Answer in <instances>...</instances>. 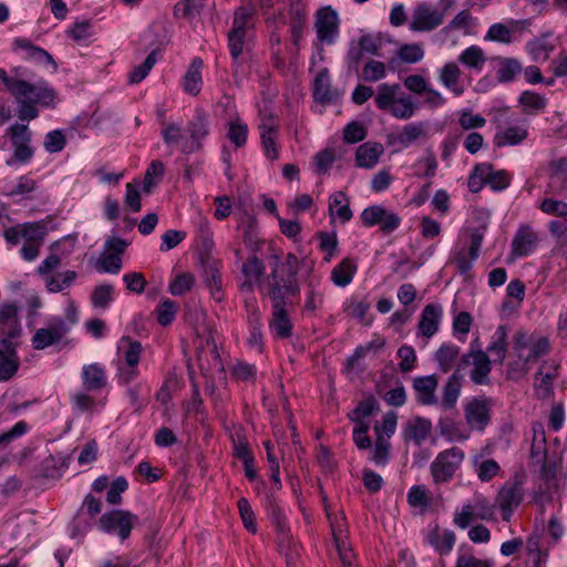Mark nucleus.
Listing matches in <instances>:
<instances>
[{
	"label": "nucleus",
	"mask_w": 567,
	"mask_h": 567,
	"mask_svg": "<svg viewBox=\"0 0 567 567\" xmlns=\"http://www.w3.org/2000/svg\"><path fill=\"white\" fill-rule=\"evenodd\" d=\"M299 259L288 254L282 262L276 258L272 271L268 278L267 295L272 303L271 332L280 339H287L292 333V323L286 310L287 297L299 292L297 275Z\"/></svg>",
	"instance_id": "1"
},
{
	"label": "nucleus",
	"mask_w": 567,
	"mask_h": 567,
	"mask_svg": "<svg viewBox=\"0 0 567 567\" xmlns=\"http://www.w3.org/2000/svg\"><path fill=\"white\" fill-rule=\"evenodd\" d=\"M0 80L16 100H28L30 103L48 106L55 97L54 90L43 80L30 83L21 79L9 78L3 69H0Z\"/></svg>",
	"instance_id": "2"
},
{
	"label": "nucleus",
	"mask_w": 567,
	"mask_h": 567,
	"mask_svg": "<svg viewBox=\"0 0 567 567\" xmlns=\"http://www.w3.org/2000/svg\"><path fill=\"white\" fill-rule=\"evenodd\" d=\"M464 452L457 446L440 452L431 463L430 471L435 484L449 483L460 468Z\"/></svg>",
	"instance_id": "3"
},
{
	"label": "nucleus",
	"mask_w": 567,
	"mask_h": 567,
	"mask_svg": "<svg viewBox=\"0 0 567 567\" xmlns=\"http://www.w3.org/2000/svg\"><path fill=\"white\" fill-rule=\"evenodd\" d=\"M514 350L524 363L537 361L549 352V341L546 337H535L524 331L516 332Z\"/></svg>",
	"instance_id": "4"
},
{
	"label": "nucleus",
	"mask_w": 567,
	"mask_h": 567,
	"mask_svg": "<svg viewBox=\"0 0 567 567\" xmlns=\"http://www.w3.org/2000/svg\"><path fill=\"white\" fill-rule=\"evenodd\" d=\"M137 516L123 509H113L100 517L99 526L104 533L116 534L122 540L130 537Z\"/></svg>",
	"instance_id": "5"
},
{
	"label": "nucleus",
	"mask_w": 567,
	"mask_h": 567,
	"mask_svg": "<svg viewBox=\"0 0 567 567\" xmlns=\"http://www.w3.org/2000/svg\"><path fill=\"white\" fill-rule=\"evenodd\" d=\"M473 365L470 378L477 385H488L491 383L489 373L492 363L487 354L482 350L473 348L461 357L457 369L462 372L466 367Z\"/></svg>",
	"instance_id": "6"
},
{
	"label": "nucleus",
	"mask_w": 567,
	"mask_h": 567,
	"mask_svg": "<svg viewBox=\"0 0 567 567\" xmlns=\"http://www.w3.org/2000/svg\"><path fill=\"white\" fill-rule=\"evenodd\" d=\"M360 219L364 227L379 226L384 234H390L399 228L401 218L398 214L388 210L382 205H371L362 210Z\"/></svg>",
	"instance_id": "7"
},
{
	"label": "nucleus",
	"mask_w": 567,
	"mask_h": 567,
	"mask_svg": "<svg viewBox=\"0 0 567 567\" xmlns=\"http://www.w3.org/2000/svg\"><path fill=\"white\" fill-rule=\"evenodd\" d=\"M69 332V326L61 317H52L48 320L45 328L38 329L31 343L33 349L43 350L50 346L59 343Z\"/></svg>",
	"instance_id": "8"
},
{
	"label": "nucleus",
	"mask_w": 567,
	"mask_h": 567,
	"mask_svg": "<svg viewBox=\"0 0 567 567\" xmlns=\"http://www.w3.org/2000/svg\"><path fill=\"white\" fill-rule=\"evenodd\" d=\"M524 497L523 482L515 477L514 481L506 482L499 489L496 504L502 511V518L508 522L515 508L518 507Z\"/></svg>",
	"instance_id": "9"
},
{
	"label": "nucleus",
	"mask_w": 567,
	"mask_h": 567,
	"mask_svg": "<svg viewBox=\"0 0 567 567\" xmlns=\"http://www.w3.org/2000/svg\"><path fill=\"white\" fill-rule=\"evenodd\" d=\"M315 29L321 43L333 44L339 34V17L331 7L317 11Z\"/></svg>",
	"instance_id": "10"
},
{
	"label": "nucleus",
	"mask_w": 567,
	"mask_h": 567,
	"mask_svg": "<svg viewBox=\"0 0 567 567\" xmlns=\"http://www.w3.org/2000/svg\"><path fill=\"white\" fill-rule=\"evenodd\" d=\"M492 400L485 396L473 398L464 406L465 421L472 430L483 431L489 423Z\"/></svg>",
	"instance_id": "11"
},
{
	"label": "nucleus",
	"mask_w": 567,
	"mask_h": 567,
	"mask_svg": "<svg viewBox=\"0 0 567 567\" xmlns=\"http://www.w3.org/2000/svg\"><path fill=\"white\" fill-rule=\"evenodd\" d=\"M444 12L420 3L413 11L410 29L412 31H432L442 24Z\"/></svg>",
	"instance_id": "12"
},
{
	"label": "nucleus",
	"mask_w": 567,
	"mask_h": 567,
	"mask_svg": "<svg viewBox=\"0 0 567 567\" xmlns=\"http://www.w3.org/2000/svg\"><path fill=\"white\" fill-rule=\"evenodd\" d=\"M187 132L190 142H186L182 151L183 153L190 154L197 152L203 146V140L209 134L208 116L203 111H197L194 118L187 125Z\"/></svg>",
	"instance_id": "13"
},
{
	"label": "nucleus",
	"mask_w": 567,
	"mask_h": 567,
	"mask_svg": "<svg viewBox=\"0 0 567 567\" xmlns=\"http://www.w3.org/2000/svg\"><path fill=\"white\" fill-rule=\"evenodd\" d=\"M18 344L17 341L0 340V381L2 382L13 378L20 367V359L17 353Z\"/></svg>",
	"instance_id": "14"
},
{
	"label": "nucleus",
	"mask_w": 567,
	"mask_h": 567,
	"mask_svg": "<svg viewBox=\"0 0 567 567\" xmlns=\"http://www.w3.org/2000/svg\"><path fill=\"white\" fill-rule=\"evenodd\" d=\"M537 243V233L529 225H522L512 240V255L526 257L535 250Z\"/></svg>",
	"instance_id": "15"
},
{
	"label": "nucleus",
	"mask_w": 567,
	"mask_h": 567,
	"mask_svg": "<svg viewBox=\"0 0 567 567\" xmlns=\"http://www.w3.org/2000/svg\"><path fill=\"white\" fill-rule=\"evenodd\" d=\"M276 128L277 121L272 115L262 117L260 124L258 125L265 155L270 161H276L278 158V150L276 146Z\"/></svg>",
	"instance_id": "16"
},
{
	"label": "nucleus",
	"mask_w": 567,
	"mask_h": 567,
	"mask_svg": "<svg viewBox=\"0 0 567 567\" xmlns=\"http://www.w3.org/2000/svg\"><path fill=\"white\" fill-rule=\"evenodd\" d=\"M431 431V421L421 416H415L405 423L402 435L405 442L412 441L416 446H420L427 439Z\"/></svg>",
	"instance_id": "17"
},
{
	"label": "nucleus",
	"mask_w": 567,
	"mask_h": 567,
	"mask_svg": "<svg viewBox=\"0 0 567 567\" xmlns=\"http://www.w3.org/2000/svg\"><path fill=\"white\" fill-rule=\"evenodd\" d=\"M442 312L441 306L434 303L426 305L422 310L417 324L419 333L426 338L433 337L439 330Z\"/></svg>",
	"instance_id": "18"
},
{
	"label": "nucleus",
	"mask_w": 567,
	"mask_h": 567,
	"mask_svg": "<svg viewBox=\"0 0 567 567\" xmlns=\"http://www.w3.org/2000/svg\"><path fill=\"white\" fill-rule=\"evenodd\" d=\"M383 153L384 147L381 143L365 142L355 152V164L358 167L371 169L379 163Z\"/></svg>",
	"instance_id": "19"
},
{
	"label": "nucleus",
	"mask_w": 567,
	"mask_h": 567,
	"mask_svg": "<svg viewBox=\"0 0 567 567\" xmlns=\"http://www.w3.org/2000/svg\"><path fill=\"white\" fill-rule=\"evenodd\" d=\"M439 384L436 375L416 377L413 381V388L416 391L417 401L423 405H433L437 403L435 391Z\"/></svg>",
	"instance_id": "20"
},
{
	"label": "nucleus",
	"mask_w": 567,
	"mask_h": 567,
	"mask_svg": "<svg viewBox=\"0 0 567 567\" xmlns=\"http://www.w3.org/2000/svg\"><path fill=\"white\" fill-rule=\"evenodd\" d=\"M255 27V10L251 7H239L234 12L233 25L229 33L250 38Z\"/></svg>",
	"instance_id": "21"
},
{
	"label": "nucleus",
	"mask_w": 567,
	"mask_h": 567,
	"mask_svg": "<svg viewBox=\"0 0 567 567\" xmlns=\"http://www.w3.org/2000/svg\"><path fill=\"white\" fill-rule=\"evenodd\" d=\"M462 385L463 374L460 369L456 368L442 389L441 405L443 409L451 410L456 405Z\"/></svg>",
	"instance_id": "22"
},
{
	"label": "nucleus",
	"mask_w": 567,
	"mask_h": 567,
	"mask_svg": "<svg viewBox=\"0 0 567 567\" xmlns=\"http://www.w3.org/2000/svg\"><path fill=\"white\" fill-rule=\"evenodd\" d=\"M557 378V367L551 365L546 370V364L543 363L535 375V395L545 400L553 394V381Z\"/></svg>",
	"instance_id": "23"
},
{
	"label": "nucleus",
	"mask_w": 567,
	"mask_h": 567,
	"mask_svg": "<svg viewBox=\"0 0 567 567\" xmlns=\"http://www.w3.org/2000/svg\"><path fill=\"white\" fill-rule=\"evenodd\" d=\"M462 71L454 62L445 63L439 73V80L444 87L450 90L455 96L464 93V86L460 84Z\"/></svg>",
	"instance_id": "24"
},
{
	"label": "nucleus",
	"mask_w": 567,
	"mask_h": 567,
	"mask_svg": "<svg viewBox=\"0 0 567 567\" xmlns=\"http://www.w3.org/2000/svg\"><path fill=\"white\" fill-rule=\"evenodd\" d=\"M121 344H126L127 347L124 353V358L126 364L130 368L126 373L122 374V378H124L125 382H130L137 374L136 365L140 362L143 347L140 341L132 340L130 337H123L121 339Z\"/></svg>",
	"instance_id": "25"
},
{
	"label": "nucleus",
	"mask_w": 567,
	"mask_h": 567,
	"mask_svg": "<svg viewBox=\"0 0 567 567\" xmlns=\"http://www.w3.org/2000/svg\"><path fill=\"white\" fill-rule=\"evenodd\" d=\"M82 379L83 385L87 391H97L106 385L105 370L97 363L84 365Z\"/></svg>",
	"instance_id": "26"
},
{
	"label": "nucleus",
	"mask_w": 567,
	"mask_h": 567,
	"mask_svg": "<svg viewBox=\"0 0 567 567\" xmlns=\"http://www.w3.org/2000/svg\"><path fill=\"white\" fill-rule=\"evenodd\" d=\"M473 468L481 482H491L501 472L499 464L493 458L475 455L472 458Z\"/></svg>",
	"instance_id": "27"
},
{
	"label": "nucleus",
	"mask_w": 567,
	"mask_h": 567,
	"mask_svg": "<svg viewBox=\"0 0 567 567\" xmlns=\"http://www.w3.org/2000/svg\"><path fill=\"white\" fill-rule=\"evenodd\" d=\"M329 214L331 217L337 216L343 224L352 218L353 213L350 208L349 199L343 192H334L330 196Z\"/></svg>",
	"instance_id": "28"
},
{
	"label": "nucleus",
	"mask_w": 567,
	"mask_h": 567,
	"mask_svg": "<svg viewBox=\"0 0 567 567\" xmlns=\"http://www.w3.org/2000/svg\"><path fill=\"white\" fill-rule=\"evenodd\" d=\"M527 135L528 131L524 126H509L495 134L494 143L497 147L514 146L525 141Z\"/></svg>",
	"instance_id": "29"
},
{
	"label": "nucleus",
	"mask_w": 567,
	"mask_h": 567,
	"mask_svg": "<svg viewBox=\"0 0 567 567\" xmlns=\"http://www.w3.org/2000/svg\"><path fill=\"white\" fill-rule=\"evenodd\" d=\"M357 272V265L351 258H344L331 271V280L338 287L348 286Z\"/></svg>",
	"instance_id": "30"
},
{
	"label": "nucleus",
	"mask_w": 567,
	"mask_h": 567,
	"mask_svg": "<svg viewBox=\"0 0 567 567\" xmlns=\"http://www.w3.org/2000/svg\"><path fill=\"white\" fill-rule=\"evenodd\" d=\"M399 84L383 83L379 85L377 95L374 96L375 105L381 111L389 112L399 99Z\"/></svg>",
	"instance_id": "31"
},
{
	"label": "nucleus",
	"mask_w": 567,
	"mask_h": 567,
	"mask_svg": "<svg viewBox=\"0 0 567 567\" xmlns=\"http://www.w3.org/2000/svg\"><path fill=\"white\" fill-rule=\"evenodd\" d=\"M333 94L331 92V82L328 69L321 70L313 83V99L322 104L330 103L333 101Z\"/></svg>",
	"instance_id": "32"
},
{
	"label": "nucleus",
	"mask_w": 567,
	"mask_h": 567,
	"mask_svg": "<svg viewBox=\"0 0 567 567\" xmlns=\"http://www.w3.org/2000/svg\"><path fill=\"white\" fill-rule=\"evenodd\" d=\"M202 68L203 60L200 58H195L185 74L184 90L190 95H197L202 90Z\"/></svg>",
	"instance_id": "33"
},
{
	"label": "nucleus",
	"mask_w": 567,
	"mask_h": 567,
	"mask_svg": "<svg viewBox=\"0 0 567 567\" xmlns=\"http://www.w3.org/2000/svg\"><path fill=\"white\" fill-rule=\"evenodd\" d=\"M204 284L209 289L215 301L220 302L224 299L221 275L219 269L214 265L204 267Z\"/></svg>",
	"instance_id": "34"
},
{
	"label": "nucleus",
	"mask_w": 567,
	"mask_h": 567,
	"mask_svg": "<svg viewBox=\"0 0 567 567\" xmlns=\"http://www.w3.org/2000/svg\"><path fill=\"white\" fill-rule=\"evenodd\" d=\"M426 123L413 122L404 125L396 140L403 147H409L417 140L426 136Z\"/></svg>",
	"instance_id": "35"
},
{
	"label": "nucleus",
	"mask_w": 567,
	"mask_h": 567,
	"mask_svg": "<svg viewBox=\"0 0 567 567\" xmlns=\"http://www.w3.org/2000/svg\"><path fill=\"white\" fill-rule=\"evenodd\" d=\"M227 38L228 48L233 60L234 75H237L238 69L241 64V56L249 47L250 38L239 37V34L229 32Z\"/></svg>",
	"instance_id": "36"
},
{
	"label": "nucleus",
	"mask_w": 567,
	"mask_h": 567,
	"mask_svg": "<svg viewBox=\"0 0 567 567\" xmlns=\"http://www.w3.org/2000/svg\"><path fill=\"white\" fill-rule=\"evenodd\" d=\"M465 505L470 506L475 517L482 520H491L494 518V505L481 493H475Z\"/></svg>",
	"instance_id": "37"
},
{
	"label": "nucleus",
	"mask_w": 567,
	"mask_h": 567,
	"mask_svg": "<svg viewBox=\"0 0 567 567\" xmlns=\"http://www.w3.org/2000/svg\"><path fill=\"white\" fill-rule=\"evenodd\" d=\"M554 45L543 35L526 43V51L535 62L546 61L549 58Z\"/></svg>",
	"instance_id": "38"
},
{
	"label": "nucleus",
	"mask_w": 567,
	"mask_h": 567,
	"mask_svg": "<svg viewBox=\"0 0 567 567\" xmlns=\"http://www.w3.org/2000/svg\"><path fill=\"white\" fill-rule=\"evenodd\" d=\"M417 105L410 95H401L391 107L389 113L398 120H409L414 116Z\"/></svg>",
	"instance_id": "39"
},
{
	"label": "nucleus",
	"mask_w": 567,
	"mask_h": 567,
	"mask_svg": "<svg viewBox=\"0 0 567 567\" xmlns=\"http://www.w3.org/2000/svg\"><path fill=\"white\" fill-rule=\"evenodd\" d=\"M485 61L484 51L478 45H471L458 55L460 63L474 70H482Z\"/></svg>",
	"instance_id": "40"
},
{
	"label": "nucleus",
	"mask_w": 567,
	"mask_h": 567,
	"mask_svg": "<svg viewBox=\"0 0 567 567\" xmlns=\"http://www.w3.org/2000/svg\"><path fill=\"white\" fill-rule=\"evenodd\" d=\"M21 228L22 238L28 243L41 244L48 234L44 221L25 223L21 225Z\"/></svg>",
	"instance_id": "41"
},
{
	"label": "nucleus",
	"mask_w": 567,
	"mask_h": 567,
	"mask_svg": "<svg viewBox=\"0 0 567 567\" xmlns=\"http://www.w3.org/2000/svg\"><path fill=\"white\" fill-rule=\"evenodd\" d=\"M156 55L157 51L153 50L142 64L134 66L128 74V83L137 84L142 82L148 75L153 66L156 64Z\"/></svg>",
	"instance_id": "42"
},
{
	"label": "nucleus",
	"mask_w": 567,
	"mask_h": 567,
	"mask_svg": "<svg viewBox=\"0 0 567 567\" xmlns=\"http://www.w3.org/2000/svg\"><path fill=\"white\" fill-rule=\"evenodd\" d=\"M460 354V348L454 344H443L435 353V359L441 371L449 372L453 362Z\"/></svg>",
	"instance_id": "43"
},
{
	"label": "nucleus",
	"mask_w": 567,
	"mask_h": 567,
	"mask_svg": "<svg viewBox=\"0 0 567 567\" xmlns=\"http://www.w3.org/2000/svg\"><path fill=\"white\" fill-rule=\"evenodd\" d=\"M380 431H381V427L378 424H375L374 432L377 435V440H375V444H374L372 460L374 461V463L377 465L383 466L388 463V460H389L390 443L381 434Z\"/></svg>",
	"instance_id": "44"
},
{
	"label": "nucleus",
	"mask_w": 567,
	"mask_h": 567,
	"mask_svg": "<svg viewBox=\"0 0 567 567\" xmlns=\"http://www.w3.org/2000/svg\"><path fill=\"white\" fill-rule=\"evenodd\" d=\"M228 138L236 147H243L248 137V126L240 118L229 122Z\"/></svg>",
	"instance_id": "45"
},
{
	"label": "nucleus",
	"mask_w": 567,
	"mask_h": 567,
	"mask_svg": "<svg viewBox=\"0 0 567 567\" xmlns=\"http://www.w3.org/2000/svg\"><path fill=\"white\" fill-rule=\"evenodd\" d=\"M16 42L27 51L29 58L34 59L40 63L51 64L54 72L58 70V64L53 60L52 55L45 50L34 47L25 40H17Z\"/></svg>",
	"instance_id": "46"
},
{
	"label": "nucleus",
	"mask_w": 567,
	"mask_h": 567,
	"mask_svg": "<svg viewBox=\"0 0 567 567\" xmlns=\"http://www.w3.org/2000/svg\"><path fill=\"white\" fill-rule=\"evenodd\" d=\"M96 269L101 272L116 275L122 269V257L117 254H109L104 250L96 261Z\"/></svg>",
	"instance_id": "47"
},
{
	"label": "nucleus",
	"mask_w": 567,
	"mask_h": 567,
	"mask_svg": "<svg viewBox=\"0 0 567 567\" xmlns=\"http://www.w3.org/2000/svg\"><path fill=\"white\" fill-rule=\"evenodd\" d=\"M491 164L489 163H482L477 164L473 173L468 177L467 186L472 193L480 192L486 182V175L489 174Z\"/></svg>",
	"instance_id": "48"
},
{
	"label": "nucleus",
	"mask_w": 567,
	"mask_h": 567,
	"mask_svg": "<svg viewBox=\"0 0 567 567\" xmlns=\"http://www.w3.org/2000/svg\"><path fill=\"white\" fill-rule=\"evenodd\" d=\"M195 285V277L190 272H183L175 277V279L169 284L168 291L173 296H184Z\"/></svg>",
	"instance_id": "49"
},
{
	"label": "nucleus",
	"mask_w": 567,
	"mask_h": 567,
	"mask_svg": "<svg viewBox=\"0 0 567 567\" xmlns=\"http://www.w3.org/2000/svg\"><path fill=\"white\" fill-rule=\"evenodd\" d=\"M506 328L504 326H499L487 348V351L496 355L501 362L505 359L506 354Z\"/></svg>",
	"instance_id": "50"
},
{
	"label": "nucleus",
	"mask_w": 567,
	"mask_h": 567,
	"mask_svg": "<svg viewBox=\"0 0 567 567\" xmlns=\"http://www.w3.org/2000/svg\"><path fill=\"white\" fill-rule=\"evenodd\" d=\"M519 103L524 106L526 113H530L544 110L547 101L538 93L524 91L519 96Z\"/></svg>",
	"instance_id": "51"
},
{
	"label": "nucleus",
	"mask_w": 567,
	"mask_h": 567,
	"mask_svg": "<svg viewBox=\"0 0 567 567\" xmlns=\"http://www.w3.org/2000/svg\"><path fill=\"white\" fill-rule=\"evenodd\" d=\"M386 76V66L383 62L369 60L362 70V78L368 82H377Z\"/></svg>",
	"instance_id": "52"
},
{
	"label": "nucleus",
	"mask_w": 567,
	"mask_h": 567,
	"mask_svg": "<svg viewBox=\"0 0 567 567\" xmlns=\"http://www.w3.org/2000/svg\"><path fill=\"white\" fill-rule=\"evenodd\" d=\"M177 312V305L172 299L163 300L156 308L157 321L161 326L166 327L172 323Z\"/></svg>",
	"instance_id": "53"
},
{
	"label": "nucleus",
	"mask_w": 567,
	"mask_h": 567,
	"mask_svg": "<svg viewBox=\"0 0 567 567\" xmlns=\"http://www.w3.org/2000/svg\"><path fill=\"white\" fill-rule=\"evenodd\" d=\"M113 286L112 285H100L94 288L91 295V301L93 307L105 309L113 300Z\"/></svg>",
	"instance_id": "54"
},
{
	"label": "nucleus",
	"mask_w": 567,
	"mask_h": 567,
	"mask_svg": "<svg viewBox=\"0 0 567 567\" xmlns=\"http://www.w3.org/2000/svg\"><path fill=\"white\" fill-rule=\"evenodd\" d=\"M377 408V400L373 396H370L358 404L350 414V419L357 424L365 423L363 419L370 416Z\"/></svg>",
	"instance_id": "55"
},
{
	"label": "nucleus",
	"mask_w": 567,
	"mask_h": 567,
	"mask_svg": "<svg viewBox=\"0 0 567 567\" xmlns=\"http://www.w3.org/2000/svg\"><path fill=\"white\" fill-rule=\"evenodd\" d=\"M7 134L10 136L13 147L24 144H30L31 132L25 124L16 123L7 130Z\"/></svg>",
	"instance_id": "56"
},
{
	"label": "nucleus",
	"mask_w": 567,
	"mask_h": 567,
	"mask_svg": "<svg viewBox=\"0 0 567 567\" xmlns=\"http://www.w3.org/2000/svg\"><path fill=\"white\" fill-rule=\"evenodd\" d=\"M522 71L520 63L515 59H503L497 71L499 82H511Z\"/></svg>",
	"instance_id": "57"
},
{
	"label": "nucleus",
	"mask_w": 567,
	"mask_h": 567,
	"mask_svg": "<svg viewBox=\"0 0 567 567\" xmlns=\"http://www.w3.org/2000/svg\"><path fill=\"white\" fill-rule=\"evenodd\" d=\"M400 358L399 369L401 372L406 373L414 369L416 362V353L413 347L403 344L398 350Z\"/></svg>",
	"instance_id": "58"
},
{
	"label": "nucleus",
	"mask_w": 567,
	"mask_h": 567,
	"mask_svg": "<svg viewBox=\"0 0 567 567\" xmlns=\"http://www.w3.org/2000/svg\"><path fill=\"white\" fill-rule=\"evenodd\" d=\"M66 144V140L62 131L54 130L45 135L43 146L48 153L61 152Z\"/></svg>",
	"instance_id": "59"
},
{
	"label": "nucleus",
	"mask_w": 567,
	"mask_h": 567,
	"mask_svg": "<svg viewBox=\"0 0 567 567\" xmlns=\"http://www.w3.org/2000/svg\"><path fill=\"white\" fill-rule=\"evenodd\" d=\"M430 542L441 554H447L455 544V534L451 530H445L441 535L432 536Z\"/></svg>",
	"instance_id": "60"
},
{
	"label": "nucleus",
	"mask_w": 567,
	"mask_h": 567,
	"mask_svg": "<svg viewBox=\"0 0 567 567\" xmlns=\"http://www.w3.org/2000/svg\"><path fill=\"white\" fill-rule=\"evenodd\" d=\"M399 58L406 63H416L424 56L422 47L417 43L404 44L399 49Z\"/></svg>",
	"instance_id": "61"
},
{
	"label": "nucleus",
	"mask_w": 567,
	"mask_h": 567,
	"mask_svg": "<svg viewBox=\"0 0 567 567\" xmlns=\"http://www.w3.org/2000/svg\"><path fill=\"white\" fill-rule=\"evenodd\" d=\"M66 34L76 42L87 40L92 34V25L90 20L76 21L68 31Z\"/></svg>",
	"instance_id": "62"
},
{
	"label": "nucleus",
	"mask_w": 567,
	"mask_h": 567,
	"mask_svg": "<svg viewBox=\"0 0 567 567\" xmlns=\"http://www.w3.org/2000/svg\"><path fill=\"white\" fill-rule=\"evenodd\" d=\"M265 270L262 261L252 256L248 261L243 264L241 271L249 280H259Z\"/></svg>",
	"instance_id": "63"
},
{
	"label": "nucleus",
	"mask_w": 567,
	"mask_h": 567,
	"mask_svg": "<svg viewBox=\"0 0 567 567\" xmlns=\"http://www.w3.org/2000/svg\"><path fill=\"white\" fill-rule=\"evenodd\" d=\"M540 210L548 215L558 217H567V203L553 198H545L540 206Z\"/></svg>",
	"instance_id": "64"
}]
</instances>
